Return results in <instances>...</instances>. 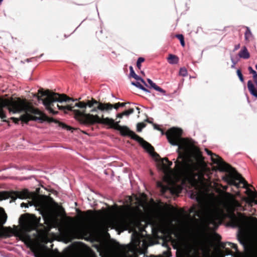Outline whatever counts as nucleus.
<instances>
[{"label":"nucleus","mask_w":257,"mask_h":257,"mask_svg":"<svg viewBox=\"0 0 257 257\" xmlns=\"http://www.w3.org/2000/svg\"><path fill=\"white\" fill-rule=\"evenodd\" d=\"M130 76L131 77H133L134 78H135L137 80L141 81L146 86H148L147 83L144 81V80L143 79H142L141 77H139L138 75H137L135 73V71H134V70L133 69V67L132 66H130Z\"/></svg>","instance_id":"19"},{"label":"nucleus","mask_w":257,"mask_h":257,"mask_svg":"<svg viewBox=\"0 0 257 257\" xmlns=\"http://www.w3.org/2000/svg\"><path fill=\"white\" fill-rule=\"evenodd\" d=\"M196 162L192 164L187 161L176 160L175 162L177 172L180 174L189 175L193 185H196L199 182L205 180L204 176L207 170L206 165L201 152H198L196 154Z\"/></svg>","instance_id":"3"},{"label":"nucleus","mask_w":257,"mask_h":257,"mask_svg":"<svg viewBox=\"0 0 257 257\" xmlns=\"http://www.w3.org/2000/svg\"><path fill=\"white\" fill-rule=\"evenodd\" d=\"M7 214L4 212L2 215L0 214V224L3 225L5 223L7 220ZM7 230H11V228H6L2 226L0 228V237L3 236H8Z\"/></svg>","instance_id":"15"},{"label":"nucleus","mask_w":257,"mask_h":257,"mask_svg":"<svg viewBox=\"0 0 257 257\" xmlns=\"http://www.w3.org/2000/svg\"><path fill=\"white\" fill-rule=\"evenodd\" d=\"M165 244L167 245V243H164L163 245H164Z\"/></svg>","instance_id":"51"},{"label":"nucleus","mask_w":257,"mask_h":257,"mask_svg":"<svg viewBox=\"0 0 257 257\" xmlns=\"http://www.w3.org/2000/svg\"><path fill=\"white\" fill-rule=\"evenodd\" d=\"M189 212L190 213H194V216H196L198 217H200L202 211L201 210L198 209L197 208V207L195 206H192L190 209H189Z\"/></svg>","instance_id":"20"},{"label":"nucleus","mask_w":257,"mask_h":257,"mask_svg":"<svg viewBox=\"0 0 257 257\" xmlns=\"http://www.w3.org/2000/svg\"><path fill=\"white\" fill-rule=\"evenodd\" d=\"M126 103L125 102H118L116 103H115L114 104H112V108H114L115 109H117L119 107H123L125 105Z\"/></svg>","instance_id":"28"},{"label":"nucleus","mask_w":257,"mask_h":257,"mask_svg":"<svg viewBox=\"0 0 257 257\" xmlns=\"http://www.w3.org/2000/svg\"><path fill=\"white\" fill-rule=\"evenodd\" d=\"M240 48V44H237L235 46L234 51L238 50Z\"/></svg>","instance_id":"41"},{"label":"nucleus","mask_w":257,"mask_h":257,"mask_svg":"<svg viewBox=\"0 0 257 257\" xmlns=\"http://www.w3.org/2000/svg\"><path fill=\"white\" fill-rule=\"evenodd\" d=\"M236 73H237V75L238 76L239 79L240 80V81L241 82L243 83L244 81V78H243V75L242 74L241 70L239 69H237L236 71Z\"/></svg>","instance_id":"34"},{"label":"nucleus","mask_w":257,"mask_h":257,"mask_svg":"<svg viewBox=\"0 0 257 257\" xmlns=\"http://www.w3.org/2000/svg\"><path fill=\"white\" fill-rule=\"evenodd\" d=\"M182 130L180 128L173 127L165 133L169 143L173 146H178L177 152L178 157L177 160L187 161L186 158L190 153L193 144L191 141L182 137Z\"/></svg>","instance_id":"4"},{"label":"nucleus","mask_w":257,"mask_h":257,"mask_svg":"<svg viewBox=\"0 0 257 257\" xmlns=\"http://www.w3.org/2000/svg\"><path fill=\"white\" fill-rule=\"evenodd\" d=\"M253 81L255 84H257V74L253 76Z\"/></svg>","instance_id":"40"},{"label":"nucleus","mask_w":257,"mask_h":257,"mask_svg":"<svg viewBox=\"0 0 257 257\" xmlns=\"http://www.w3.org/2000/svg\"><path fill=\"white\" fill-rule=\"evenodd\" d=\"M38 100H42L43 104L46 107V108L49 110V112L55 115L58 113V111H55L53 109L54 102H69L71 101H74L77 99H74L68 96L65 94H59L58 93L51 92L49 90L44 91L43 89L40 88L38 90V93L35 95Z\"/></svg>","instance_id":"5"},{"label":"nucleus","mask_w":257,"mask_h":257,"mask_svg":"<svg viewBox=\"0 0 257 257\" xmlns=\"http://www.w3.org/2000/svg\"><path fill=\"white\" fill-rule=\"evenodd\" d=\"M57 106L59 110H67L73 111L74 114L75 118L79 121L81 123L87 125H92L84 122V120H85V116L86 114H91L89 113H86V105L85 102L79 101L76 103L74 105H73L72 104L67 105L66 106H62L57 104Z\"/></svg>","instance_id":"7"},{"label":"nucleus","mask_w":257,"mask_h":257,"mask_svg":"<svg viewBox=\"0 0 257 257\" xmlns=\"http://www.w3.org/2000/svg\"><path fill=\"white\" fill-rule=\"evenodd\" d=\"M225 252L226 255H233L234 254L233 252L228 248H225Z\"/></svg>","instance_id":"36"},{"label":"nucleus","mask_w":257,"mask_h":257,"mask_svg":"<svg viewBox=\"0 0 257 257\" xmlns=\"http://www.w3.org/2000/svg\"><path fill=\"white\" fill-rule=\"evenodd\" d=\"M146 121H147L148 122H149L150 123H153L152 121H150L149 119H146Z\"/></svg>","instance_id":"46"},{"label":"nucleus","mask_w":257,"mask_h":257,"mask_svg":"<svg viewBox=\"0 0 257 257\" xmlns=\"http://www.w3.org/2000/svg\"><path fill=\"white\" fill-rule=\"evenodd\" d=\"M147 81L149 83V84L150 85V86H151V87L152 88H153L155 90H157L158 91H159V92L162 93L163 94L165 95L166 91L164 90V89H163L160 87H159L158 85H157L150 79H147Z\"/></svg>","instance_id":"17"},{"label":"nucleus","mask_w":257,"mask_h":257,"mask_svg":"<svg viewBox=\"0 0 257 257\" xmlns=\"http://www.w3.org/2000/svg\"><path fill=\"white\" fill-rule=\"evenodd\" d=\"M207 223L208 225L212 224V225H215L216 224V221H215V220L214 217H213V216L209 217L207 219Z\"/></svg>","instance_id":"31"},{"label":"nucleus","mask_w":257,"mask_h":257,"mask_svg":"<svg viewBox=\"0 0 257 257\" xmlns=\"http://www.w3.org/2000/svg\"><path fill=\"white\" fill-rule=\"evenodd\" d=\"M84 122L90 124L99 123L108 125L110 128L119 131L121 136H128L131 139L137 141L141 146L149 153L154 151V147L142 138L130 130L126 126H121L119 124L120 120L115 122L112 118L109 117L100 118L98 115L86 114Z\"/></svg>","instance_id":"2"},{"label":"nucleus","mask_w":257,"mask_h":257,"mask_svg":"<svg viewBox=\"0 0 257 257\" xmlns=\"http://www.w3.org/2000/svg\"><path fill=\"white\" fill-rule=\"evenodd\" d=\"M223 179L229 185L235 186L237 189L240 188V184H243V188H246L245 193L251 198H255L256 193L253 192L248 188L252 185L248 184L245 179L235 169V171L231 170L228 174L223 177Z\"/></svg>","instance_id":"6"},{"label":"nucleus","mask_w":257,"mask_h":257,"mask_svg":"<svg viewBox=\"0 0 257 257\" xmlns=\"http://www.w3.org/2000/svg\"><path fill=\"white\" fill-rule=\"evenodd\" d=\"M179 75L182 76H186L188 75L187 69L185 67H182L180 69Z\"/></svg>","instance_id":"29"},{"label":"nucleus","mask_w":257,"mask_h":257,"mask_svg":"<svg viewBox=\"0 0 257 257\" xmlns=\"http://www.w3.org/2000/svg\"><path fill=\"white\" fill-rule=\"evenodd\" d=\"M150 153H152V155L154 157H157L160 158V160L158 161V167L163 172L166 173L168 169L171 168V166L172 165V162L170 161L167 158H164L163 159L160 158L159 154L155 152L154 151Z\"/></svg>","instance_id":"11"},{"label":"nucleus","mask_w":257,"mask_h":257,"mask_svg":"<svg viewBox=\"0 0 257 257\" xmlns=\"http://www.w3.org/2000/svg\"><path fill=\"white\" fill-rule=\"evenodd\" d=\"M9 198H11L12 201H15L17 198L21 199L30 198L31 194L27 189H25L21 191L0 192V200Z\"/></svg>","instance_id":"10"},{"label":"nucleus","mask_w":257,"mask_h":257,"mask_svg":"<svg viewBox=\"0 0 257 257\" xmlns=\"http://www.w3.org/2000/svg\"><path fill=\"white\" fill-rule=\"evenodd\" d=\"M255 69L257 70V64L255 65Z\"/></svg>","instance_id":"48"},{"label":"nucleus","mask_w":257,"mask_h":257,"mask_svg":"<svg viewBox=\"0 0 257 257\" xmlns=\"http://www.w3.org/2000/svg\"><path fill=\"white\" fill-rule=\"evenodd\" d=\"M244 38L245 41L247 42H249L252 38V33L248 27H246V31L244 34Z\"/></svg>","instance_id":"22"},{"label":"nucleus","mask_w":257,"mask_h":257,"mask_svg":"<svg viewBox=\"0 0 257 257\" xmlns=\"http://www.w3.org/2000/svg\"><path fill=\"white\" fill-rule=\"evenodd\" d=\"M21 205V207H23V206H25L26 207H28V205H27V204H26L25 203H22Z\"/></svg>","instance_id":"45"},{"label":"nucleus","mask_w":257,"mask_h":257,"mask_svg":"<svg viewBox=\"0 0 257 257\" xmlns=\"http://www.w3.org/2000/svg\"><path fill=\"white\" fill-rule=\"evenodd\" d=\"M227 244L232 248L234 249L236 251H238L237 246L236 244L231 243L230 242H227Z\"/></svg>","instance_id":"35"},{"label":"nucleus","mask_w":257,"mask_h":257,"mask_svg":"<svg viewBox=\"0 0 257 257\" xmlns=\"http://www.w3.org/2000/svg\"><path fill=\"white\" fill-rule=\"evenodd\" d=\"M97 100L94 99V98H92L90 100H88L86 102H85L86 107L88 106L90 108L93 107L94 105H96V103H98Z\"/></svg>","instance_id":"24"},{"label":"nucleus","mask_w":257,"mask_h":257,"mask_svg":"<svg viewBox=\"0 0 257 257\" xmlns=\"http://www.w3.org/2000/svg\"><path fill=\"white\" fill-rule=\"evenodd\" d=\"M154 128L159 131H161V129L156 124H154Z\"/></svg>","instance_id":"42"},{"label":"nucleus","mask_w":257,"mask_h":257,"mask_svg":"<svg viewBox=\"0 0 257 257\" xmlns=\"http://www.w3.org/2000/svg\"><path fill=\"white\" fill-rule=\"evenodd\" d=\"M146 124L144 122H140L138 123L137 125V130L138 132H140L142 131V129L146 127Z\"/></svg>","instance_id":"30"},{"label":"nucleus","mask_w":257,"mask_h":257,"mask_svg":"<svg viewBox=\"0 0 257 257\" xmlns=\"http://www.w3.org/2000/svg\"><path fill=\"white\" fill-rule=\"evenodd\" d=\"M77 212L80 215L79 216V220L83 223L91 222L94 218V214L96 212L92 210H88L86 211H81L77 209Z\"/></svg>","instance_id":"13"},{"label":"nucleus","mask_w":257,"mask_h":257,"mask_svg":"<svg viewBox=\"0 0 257 257\" xmlns=\"http://www.w3.org/2000/svg\"><path fill=\"white\" fill-rule=\"evenodd\" d=\"M68 218L69 219H71V220L72 219V218L70 217H68Z\"/></svg>","instance_id":"49"},{"label":"nucleus","mask_w":257,"mask_h":257,"mask_svg":"<svg viewBox=\"0 0 257 257\" xmlns=\"http://www.w3.org/2000/svg\"><path fill=\"white\" fill-rule=\"evenodd\" d=\"M123 116V113H119L116 114V117L121 118Z\"/></svg>","instance_id":"39"},{"label":"nucleus","mask_w":257,"mask_h":257,"mask_svg":"<svg viewBox=\"0 0 257 257\" xmlns=\"http://www.w3.org/2000/svg\"><path fill=\"white\" fill-rule=\"evenodd\" d=\"M176 37L180 41L181 45L183 46H185V41L184 36L182 34H177L176 35Z\"/></svg>","instance_id":"27"},{"label":"nucleus","mask_w":257,"mask_h":257,"mask_svg":"<svg viewBox=\"0 0 257 257\" xmlns=\"http://www.w3.org/2000/svg\"><path fill=\"white\" fill-rule=\"evenodd\" d=\"M247 88L250 94L257 98V84L253 83L251 80L247 82Z\"/></svg>","instance_id":"16"},{"label":"nucleus","mask_w":257,"mask_h":257,"mask_svg":"<svg viewBox=\"0 0 257 257\" xmlns=\"http://www.w3.org/2000/svg\"><path fill=\"white\" fill-rule=\"evenodd\" d=\"M134 109L132 108H130L128 110H125L124 111L122 112L123 113V116H128L129 115H130L131 114H132L134 112Z\"/></svg>","instance_id":"32"},{"label":"nucleus","mask_w":257,"mask_h":257,"mask_svg":"<svg viewBox=\"0 0 257 257\" xmlns=\"http://www.w3.org/2000/svg\"><path fill=\"white\" fill-rule=\"evenodd\" d=\"M254 199L255 198H250L247 197H243L242 198V200L245 201L249 206H252L253 203H254L255 204H257V200H255Z\"/></svg>","instance_id":"23"},{"label":"nucleus","mask_w":257,"mask_h":257,"mask_svg":"<svg viewBox=\"0 0 257 257\" xmlns=\"http://www.w3.org/2000/svg\"><path fill=\"white\" fill-rule=\"evenodd\" d=\"M226 244H227V242L226 243L220 242L219 243L220 247H221L222 248H225V245Z\"/></svg>","instance_id":"38"},{"label":"nucleus","mask_w":257,"mask_h":257,"mask_svg":"<svg viewBox=\"0 0 257 257\" xmlns=\"http://www.w3.org/2000/svg\"><path fill=\"white\" fill-rule=\"evenodd\" d=\"M251 219H253V220H256V218H251Z\"/></svg>","instance_id":"47"},{"label":"nucleus","mask_w":257,"mask_h":257,"mask_svg":"<svg viewBox=\"0 0 257 257\" xmlns=\"http://www.w3.org/2000/svg\"><path fill=\"white\" fill-rule=\"evenodd\" d=\"M238 56L239 57L247 59H248L250 57V54L248 52V50L246 47L244 46L242 49L238 53Z\"/></svg>","instance_id":"18"},{"label":"nucleus","mask_w":257,"mask_h":257,"mask_svg":"<svg viewBox=\"0 0 257 257\" xmlns=\"http://www.w3.org/2000/svg\"><path fill=\"white\" fill-rule=\"evenodd\" d=\"M168 61L170 64H176L178 63L179 58L175 55L169 54Z\"/></svg>","instance_id":"21"},{"label":"nucleus","mask_w":257,"mask_h":257,"mask_svg":"<svg viewBox=\"0 0 257 257\" xmlns=\"http://www.w3.org/2000/svg\"><path fill=\"white\" fill-rule=\"evenodd\" d=\"M20 222L24 223V228L27 232H30L32 230H36L38 232V226L40 225L37 217L34 214L26 213L22 215L20 218ZM43 226L42 224H41Z\"/></svg>","instance_id":"8"},{"label":"nucleus","mask_w":257,"mask_h":257,"mask_svg":"<svg viewBox=\"0 0 257 257\" xmlns=\"http://www.w3.org/2000/svg\"><path fill=\"white\" fill-rule=\"evenodd\" d=\"M145 61V59L143 57H139L137 60V66L139 69L141 68V63Z\"/></svg>","instance_id":"33"},{"label":"nucleus","mask_w":257,"mask_h":257,"mask_svg":"<svg viewBox=\"0 0 257 257\" xmlns=\"http://www.w3.org/2000/svg\"><path fill=\"white\" fill-rule=\"evenodd\" d=\"M205 151L208 155L211 156V159L213 163L217 164L218 169L221 172H226L228 173L231 171H235V168H233L230 165L226 163L218 155L213 153L211 151L206 149Z\"/></svg>","instance_id":"9"},{"label":"nucleus","mask_w":257,"mask_h":257,"mask_svg":"<svg viewBox=\"0 0 257 257\" xmlns=\"http://www.w3.org/2000/svg\"><path fill=\"white\" fill-rule=\"evenodd\" d=\"M248 69L249 73L250 74H252L253 75V76H254V75H255V74H257L255 70H254L251 67L249 66L248 68Z\"/></svg>","instance_id":"37"},{"label":"nucleus","mask_w":257,"mask_h":257,"mask_svg":"<svg viewBox=\"0 0 257 257\" xmlns=\"http://www.w3.org/2000/svg\"><path fill=\"white\" fill-rule=\"evenodd\" d=\"M230 218L232 226L236 227L242 226L247 219L242 213H238L237 216L233 212L231 214Z\"/></svg>","instance_id":"12"},{"label":"nucleus","mask_w":257,"mask_h":257,"mask_svg":"<svg viewBox=\"0 0 257 257\" xmlns=\"http://www.w3.org/2000/svg\"><path fill=\"white\" fill-rule=\"evenodd\" d=\"M158 185H159V186H160V187H162V190H164V189H165V186H164L161 184V183H158Z\"/></svg>","instance_id":"44"},{"label":"nucleus","mask_w":257,"mask_h":257,"mask_svg":"<svg viewBox=\"0 0 257 257\" xmlns=\"http://www.w3.org/2000/svg\"><path fill=\"white\" fill-rule=\"evenodd\" d=\"M112 109V106L110 103H102L98 102L96 105L92 107L90 112L92 113L97 112L98 110L101 111H108Z\"/></svg>","instance_id":"14"},{"label":"nucleus","mask_w":257,"mask_h":257,"mask_svg":"<svg viewBox=\"0 0 257 257\" xmlns=\"http://www.w3.org/2000/svg\"><path fill=\"white\" fill-rule=\"evenodd\" d=\"M7 108L10 112L13 113L25 112L19 118L13 117V121L16 123H18L21 120L22 122L28 123L30 120H39L41 122L47 121L49 123L54 122L58 123L59 126L67 130H71L72 127L59 121L49 117L44 112L38 108L30 106L26 99H22L18 97L16 99L12 98L10 99H0V117L2 118L6 117V115L3 110L4 108Z\"/></svg>","instance_id":"1"},{"label":"nucleus","mask_w":257,"mask_h":257,"mask_svg":"<svg viewBox=\"0 0 257 257\" xmlns=\"http://www.w3.org/2000/svg\"><path fill=\"white\" fill-rule=\"evenodd\" d=\"M215 236H216V237L217 239L219 241H220V240H221V236H220V235H219V234H215Z\"/></svg>","instance_id":"43"},{"label":"nucleus","mask_w":257,"mask_h":257,"mask_svg":"<svg viewBox=\"0 0 257 257\" xmlns=\"http://www.w3.org/2000/svg\"><path fill=\"white\" fill-rule=\"evenodd\" d=\"M137 110H140V108H139V107H137Z\"/></svg>","instance_id":"50"},{"label":"nucleus","mask_w":257,"mask_h":257,"mask_svg":"<svg viewBox=\"0 0 257 257\" xmlns=\"http://www.w3.org/2000/svg\"><path fill=\"white\" fill-rule=\"evenodd\" d=\"M132 84L136 86L138 88L143 90L146 92H149V90L146 88L143 85H142L139 82H132Z\"/></svg>","instance_id":"25"},{"label":"nucleus","mask_w":257,"mask_h":257,"mask_svg":"<svg viewBox=\"0 0 257 257\" xmlns=\"http://www.w3.org/2000/svg\"><path fill=\"white\" fill-rule=\"evenodd\" d=\"M232 205L234 208H242V210H245V208L243 207L241 203L237 200H234L232 202Z\"/></svg>","instance_id":"26"}]
</instances>
